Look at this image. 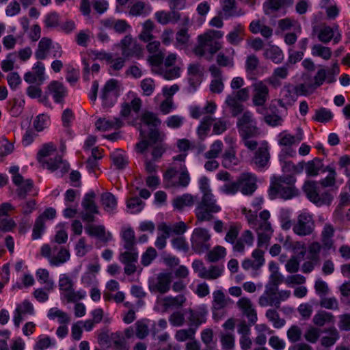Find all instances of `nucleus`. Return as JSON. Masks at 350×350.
<instances>
[{
  "label": "nucleus",
  "mask_w": 350,
  "mask_h": 350,
  "mask_svg": "<svg viewBox=\"0 0 350 350\" xmlns=\"http://www.w3.org/2000/svg\"><path fill=\"white\" fill-rule=\"evenodd\" d=\"M140 120L146 125L155 128L161 123L157 115L150 111H144L141 116Z\"/></svg>",
  "instance_id": "603ef678"
},
{
  "label": "nucleus",
  "mask_w": 350,
  "mask_h": 350,
  "mask_svg": "<svg viewBox=\"0 0 350 350\" xmlns=\"http://www.w3.org/2000/svg\"><path fill=\"white\" fill-rule=\"evenodd\" d=\"M276 290H278L277 286H265V292L258 299V304L261 307L275 306L279 308L278 299L275 297Z\"/></svg>",
  "instance_id": "a878e982"
},
{
  "label": "nucleus",
  "mask_w": 350,
  "mask_h": 350,
  "mask_svg": "<svg viewBox=\"0 0 350 350\" xmlns=\"http://www.w3.org/2000/svg\"><path fill=\"white\" fill-rule=\"evenodd\" d=\"M223 143L220 140L215 141L210 146V149L204 154L207 159H215L219 157L223 150Z\"/></svg>",
  "instance_id": "13d9d810"
},
{
  "label": "nucleus",
  "mask_w": 350,
  "mask_h": 350,
  "mask_svg": "<svg viewBox=\"0 0 350 350\" xmlns=\"http://www.w3.org/2000/svg\"><path fill=\"white\" fill-rule=\"evenodd\" d=\"M239 191L245 196H251L257 189V178L250 172L242 173L237 178Z\"/></svg>",
  "instance_id": "f3484780"
},
{
  "label": "nucleus",
  "mask_w": 350,
  "mask_h": 350,
  "mask_svg": "<svg viewBox=\"0 0 350 350\" xmlns=\"http://www.w3.org/2000/svg\"><path fill=\"white\" fill-rule=\"evenodd\" d=\"M304 190L308 199L317 206L329 205L332 201V197L329 193L320 192L317 183L314 181L306 182Z\"/></svg>",
  "instance_id": "9d476101"
},
{
  "label": "nucleus",
  "mask_w": 350,
  "mask_h": 350,
  "mask_svg": "<svg viewBox=\"0 0 350 350\" xmlns=\"http://www.w3.org/2000/svg\"><path fill=\"white\" fill-rule=\"evenodd\" d=\"M137 258L138 252L135 251L134 247L132 250H127V251L121 253L119 257L122 263L137 262Z\"/></svg>",
  "instance_id": "774afa93"
},
{
  "label": "nucleus",
  "mask_w": 350,
  "mask_h": 350,
  "mask_svg": "<svg viewBox=\"0 0 350 350\" xmlns=\"http://www.w3.org/2000/svg\"><path fill=\"white\" fill-rule=\"evenodd\" d=\"M226 254V248L223 246L217 245L207 253L206 258L208 261L213 262L224 258Z\"/></svg>",
  "instance_id": "5fc2aeb1"
},
{
  "label": "nucleus",
  "mask_w": 350,
  "mask_h": 350,
  "mask_svg": "<svg viewBox=\"0 0 350 350\" xmlns=\"http://www.w3.org/2000/svg\"><path fill=\"white\" fill-rule=\"evenodd\" d=\"M199 187L201 193H202V198H215L211 191L209 185V180L207 177H201L199 180Z\"/></svg>",
  "instance_id": "680f3d73"
},
{
  "label": "nucleus",
  "mask_w": 350,
  "mask_h": 350,
  "mask_svg": "<svg viewBox=\"0 0 350 350\" xmlns=\"http://www.w3.org/2000/svg\"><path fill=\"white\" fill-rule=\"evenodd\" d=\"M334 315L325 310H319L312 318V323L317 327H323L325 325L334 324Z\"/></svg>",
  "instance_id": "473e14b6"
},
{
  "label": "nucleus",
  "mask_w": 350,
  "mask_h": 350,
  "mask_svg": "<svg viewBox=\"0 0 350 350\" xmlns=\"http://www.w3.org/2000/svg\"><path fill=\"white\" fill-rule=\"evenodd\" d=\"M57 252V254L50 258L49 264L51 266L58 267L69 260L70 254L68 250L64 247H57L55 245L53 247V252Z\"/></svg>",
  "instance_id": "c85d7f7f"
},
{
  "label": "nucleus",
  "mask_w": 350,
  "mask_h": 350,
  "mask_svg": "<svg viewBox=\"0 0 350 350\" xmlns=\"http://www.w3.org/2000/svg\"><path fill=\"white\" fill-rule=\"evenodd\" d=\"M122 238L124 241V248L126 250H132L135 244V237L133 230L130 227L123 228L122 231Z\"/></svg>",
  "instance_id": "49530a36"
},
{
  "label": "nucleus",
  "mask_w": 350,
  "mask_h": 350,
  "mask_svg": "<svg viewBox=\"0 0 350 350\" xmlns=\"http://www.w3.org/2000/svg\"><path fill=\"white\" fill-rule=\"evenodd\" d=\"M211 235L209 231L204 228H197L193 231L191 238V248L198 254L206 252L211 247L209 241Z\"/></svg>",
  "instance_id": "1a4fd4ad"
},
{
  "label": "nucleus",
  "mask_w": 350,
  "mask_h": 350,
  "mask_svg": "<svg viewBox=\"0 0 350 350\" xmlns=\"http://www.w3.org/2000/svg\"><path fill=\"white\" fill-rule=\"evenodd\" d=\"M221 206L217 200L213 198H201L196 206V217L200 222L208 221L213 218V214L220 212Z\"/></svg>",
  "instance_id": "39448f33"
},
{
  "label": "nucleus",
  "mask_w": 350,
  "mask_h": 350,
  "mask_svg": "<svg viewBox=\"0 0 350 350\" xmlns=\"http://www.w3.org/2000/svg\"><path fill=\"white\" fill-rule=\"evenodd\" d=\"M297 135H292L286 132L280 133L278 137V144L281 146L286 147L284 151V154L290 157H293L296 154V151L291 147L296 143H299L303 139V133L300 129Z\"/></svg>",
  "instance_id": "2eb2a0df"
},
{
  "label": "nucleus",
  "mask_w": 350,
  "mask_h": 350,
  "mask_svg": "<svg viewBox=\"0 0 350 350\" xmlns=\"http://www.w3.org/2000/svg\"><path fill=\"white\" fill-rule=\"evenodd\" d=\"M241 137H258L260 134L256 122L237 127Z\"/></svg>",
  "instance_id": "8fccbe9b"
},
{
  "label": "nucleus",
  "mask_w": 350,
  "mask_h": 350,
  "mask_svg": "<svg viewBox=\"0 0 350 350\" xmlns=\"http://www.w3.org/2000/svg\"><path fill=\"white\" fill-rule=\"evenodd\" d=\"M101 202L105 211L113 213L117 206L116 197L109 192L104 193L101 196Z\"/></svg>",
  "instance_id": "c03bdc74"
},
{
  "label": "nucleus",
  "mask_w": 350,
  "mask_h": 350,
  "mask_svg": "<svg viewBox=\"0 0 350 350\" xmlns=\"http://www.w3.org/2000/svg\"><path fill=\"white\" fill-rule=\"evenodd\" d=\"M120 90V85L116 79H111L106 82L100 94L104 107H111L116 103Z\"/></svg>",
  "instance_id": "9b49d317"
},
{
  "label": "nucleus",
  "mask_w": 350,
  "mask_h": 350,
  "mask_svg": "<svg viewBox=\"0 0 350 350\" xmlns=\"http://www.w3.org/2000/svg\"><path fill=\"white\" fill-rule=\"evenodd\" d=\"M297 100V96L294 91V85H285L281 90V98L278 100V105L287 109L292 106Z\"/></svg>",
  "instance_id": "412c9836"
},
{
  "label": "nucleus",
  "mask_w": 350,
  "mask_h": 350,
  "mask_svg": "<svg viewBox=\"0 0 350 350\" xmlns=\"http://www.w3.org/2000/svg\"><path fill=\"white\" fill-rule=\"evenodd\" d=\"M244 36L245 28L243 25L239 23L227 34L226 40L230 44L237 46L244 39Z\"/></svg>",
  "instance_id": "72a5a7b5"
},
{
  "label": "nucleus",
  "mask_w": 350,
  "mask_h": 350,
  "mask_svg": "<svg viewBox=\"0 0 350 350\" xmlns=\"http://www.w3.org/2000/svg\"><path fill=\"white\" fill-rule=\"evenodd\" d=\"M122 54L125 57H130L137 55L141 51V47L137 44L131 36H126L120 42Z\"/></svg>",
  "instance_id": "5701e85b"
},
{
  "label": "nucleus",
  "mask_w": 350,
  "mask_h": 350,
  "mask_svg": "<svg viewBox=\"0 0 350 350\" xmlns=\"http://www.w3.org/2000/svg\"><path fill=\"white\" fill-rule=\"evenodd\" d=\"M96 194L94 191L86 193L82 201L81 205L85 213H81V218L85 221L92 222L94 220L93 214H98V207L94 202Z\"/></svg>",
  "instance_id": "dca6fc26"
},
{
  "label": "nucleus",
  "mask_w": 350,
  "mask_h": 350,
  "mask_svg": "<svg viewBox=\"0 0 350 350\" xmlns=\"http://www.w3.org/2000/svg\"><path fill=\"white\" fill-rule=\"evenodd\" d=\"M257 212L245 207L241 209V213L245 216L248 225L257 234L258 246L267 247L273 232L269 221L270 213L267 210H264L260 213L259 217H258Z\"/></svg>",
  "instance_id": "f257e3e1"
},
{
  "label": "nucleus",
  "mask_w": 350,
  "mask_h": 350,
  "mask_svg": "<svg viewBox=\"0 0 350 350\" xmlns=\"http://www.w3.org/2000/svg\"><path fill=\"white\" fill-rule=\"evenodd\" d=\"M155 25L152 20L148 19L145 21L142 24V29L139 35V40L145 42L152 40L154 38L152 31Z\"/></svg>",
  "instance_id": "a19ab883"
},
{
  "label": "nucleus",
  "mask_w": 350,
  "mask_h": 350,
  "mask_svg": "<svg viewBox=\"0 0 350 350\" xmlns=\"http://www.w3.org/2000/svg\"><path fill=\"white\" fill-rule=\"evenodd\" d=\"M319 305L327 310H338L339 309L338 301L334 297H321Z\"/></svg>",
  "instance_id": "052dcab7"
},
{
  "label": "nucleus",
  "mask_w": 350,
  "mask_h": 350,
  "mask_svg": "<svg viewBox=\"0 0 350 350\" xmlns=\"http://www.w3.org/2000/svg\"><path fill=\"white\" fill-rule=\"evenodd\" d=\"M249 97L248 88L234 91L226 96L225 105L229 109L232 116L236 117L243 112L244 106L242 103L247 100Z\"/></svg>",
  "instance_id": "7ed1b4c3"
},
{
  "label": "nucleus",
  "mask_w": 350,
  "mask_h": 350,
  "mask_svg": "<svg viewBox=\"0 0 350 350\" xmlns=\"http://www.w3.org/2000/svg\"><path fill=\"white\" fill-rule=\"evenodd\" d=\"M254 241V236L252 232L250 230H244L233 246V250L235 252L243 253L245 251V245L252 246Z\"/></svg>",
  "instance_id": "2f4dec72"
},
{
  "label": "nucleus",
  "mask_w": 350,
  "mask_h": 350,
  "mask_svg": "<svg viewBox=\"0 0 350 350\" xmlns=\"http://www.w3.org/2000/svg\"><path fill=\"white\" fill-rule=\"evenodd\" d=\"M325 332L329 335L321 338V344L323 346L328 347L332 346L339 338V332L335 327L329 328L326 329Z\"/></svg>",
  "instance_id": "6e6d98bb"
},
{
  "label": "nucleus",
  "mask_w": 350,
  "mask_h": 350,
  "mask_svg": "<svg viewBox=\"0 0 350 350\" xmlns=\"http://www.w3.org/2000/svg\"><path fill=\"white\" fill-rule=\"evenodd\" d=\"M252 103L256 107L265 105L269 99V89L265 81H257L252 84Z\"/></svg>",
  "instance_id": "4468645a"
},
{
  "label": "nucleus",
  "mask_w": 350,
  "mask_h": 350,
  "mask_svg": "<svg viewBox=\"0 0 350 350\" xmlns=\"http://www.w3.org/2000/svg\"><path fill=\"white\" fill-rule=\"evenodd\" d=\"M48 317L51 319L57 318L59 323L61 324H67L70 322V318L67 313L57 308H51L49 311Z\"/></svg>",
  "instance_id": "4d7b16f0"
},
{
  "label": "nucleus",
  "mask_w": 350,
  "mask_h": 350,
  "mask_svg": "<svg viewBox=\"0 0 350 350\" xmlns=\"http://www.w3.org/2000/svg\"><path fill=\"white\" fill-rule=\"evenodd\" d=\"M196 201L194 196L189 193H185L180 196H177L173 200L174 206L178 209L182 210L185 206H191Z\"/></svg>",
  "instance_id": "79ce46f5"
},
{
  "label": "nucleus",
  "mask_w": 350,
  "mask_h": 350,
  "mask_svg": "<svg viewBox=\"0 0 350 350\" xmlns=\"http://www.w3.org/2000/svg\"><path fill=\"white\" fill-rule=\"evenodd\" d=\"M123 122L119 118H113L111 120L99 118L95 123L96 129L100 131H107L112 129H118L122 127Z\"/></svg>",
  "instance_id": "7c9ffc66"
},
{
  "label": "nucleus",
  "mask_w": 350,
  "mask_h": 350,
  "mask_svg": "<svg viewBox=\"0 0 350 350\" xmlns=\"http://www.w3.org/2000/svg\"><path fill=\"white\" fill-rule=\"evenodd\" d=\"M237 306L241 314L246 317L251 324H254L257 320V312L252 300L247 297H242L237 301Z\"/></svg>",
  "instance_id": "6ab92c4d"
},
{
  "label": "nucleus",
  "mask_w": 350,
  "mask_h": 350,
  "mask_svg": "<svg viewBox=\"0 0 350 350\" xmlns=\"http://www.w3.org/2000/svg\"><path fill=\"white\" fill-rule=\"evenodd\" d=\"M47 93L53 96L56 103H60L66 96L67 91L62 83L53 81L47 87Z\"/></svg>",
  "instance_id": "c756f323"
},
{
  "label": "nucleus",
  "mask_w": 350,
  "mask_h": 350,
  "mask_svg": "<svg viewBox=\"0 0 350 350\" xmlns=\"http://www.w3.org/2000/svg\"><path fill=\"white\" fill-rule=\"evenodd\" d=\"M220 341L223 350H234L235 347V338L232 334H221Z\"/></svg>",
  "instance_id": "e2e57ef3"
},
{
  "label": "nucleus",
  "mask_w": 350,
  "mask_h": 350,
  "mask_svg": "<svg viewBox=\"0 0 350 350\" xmlns=\"http://www.w3.org/2000/svg\"><path fill=\"white\" fill-rule=\"evenodd\" d=\"M158 229L159 230L162 231L163 234L157 237L155 241V246L158 249L162 250L165 247L167 243L166 240L170 236L169 234L168 225L163 223L158 226Z\"/></svg>",
  "instance_id": "3c124183"
},
{
  "label": "nucleus",
  "mask_w": 350,
  "mask_h": 350,
  "mask_svg": "<svg viewBox=\"0 0 350 350\" xmlns=\"http://www.w3.org/2000/svg\"><path fill=\"white\" fill-rule=\"evenodd\" d=\"M196 333V331L195 327L180 329L176 332L174 337L178 342H185L187 340L191 341L194 339Z\"/></svg>",
  "instance_id": "de8ad7c7"
},
{
  "label": "nucleus",
  "mask_w": 350,
  "mask_h": 350,
  "mask_svg": "<svg viewBox=\"0 0 350 350\" xmlns=\"http://www.w3.org/2000/svg\"><path fill=\"white\" fill-rule=\"evenodd\" d=\"M311 53L313 56L321 57L325 60L329 59L332 56L331 49L321 44H314L311 49Z\"/></svg>",
  "instance_id": "a18cd8bd"
},
{
  "label": "nucleus",
  "mask_w": 350,
  "mask_h": 350,
  "mask_svg": "<svg viewBox=\"0 0 350 350\" xmlns=\"http://www.w3.org/2000/svg\"><path fill=\"white\" fill-rule=\"evenodd\" d=\"M224 36V32L218 30L209 29L198 36V44L193 49L194 54L198 57H204L206 51L210 54L208 59L222 47L220 42L214 39H220Z\"/></svg>",
  "instance_id": "f03ea898"
},
{
  "label": "nucleus",
  "mask_w": 350,
  "mask_h": 350,
  "mask_svg": "<svg viewBox=\"0 0 350 350\" xmlns=\"http://www.w3.org/2000/svg\"><path fill=\"white\" fill-rule=\"evenodd\" d=\"M232 302V299L226 296L222 290L218 289L213 291L211 306L213 314L217 312L228 308Z\"/></svg>",
  "instance_id": "aec40b11"
},
{
  "label": "nucleus",
  "mask_w": 350,
  "mask_h": 350,
  "mask_svg": "<svg viewBox=\"0 0 350 350\" xmlns=\"http://www.w3.org/2000/svg\"><path fill=\"white\" fill-rule=\"evenodd\" d=\"M264 56L266 59H271L275 64H280L284 60L282 51L277 46L272 45L265 49Z\"/></svg>",
  "instance_id": "58836bf2"
},
{
  "label": "nucleus",
  "mask_w": 350,
  "mask_h": 350,
  "mask_svg": "<svg viewBox=\"0 0 350 350\" xmlns=\"http://www.w3.org/2000/svg\"><path fill=\"white\" fill-rule=\"evenodd\" d=\"M152 11L151 5L143 1H136L129 6V14L135 17H146Z\"/></svg>",
  "instance_id": "b1692460"
},
{
  "label": "nucleus",
  "mask_w": 350,
  "mask_h": 350,
  "mask_svg": "<svg viewBox=\"0 0 350 350\" xmlns=\"http://www.w3.org/2000/svg\"><path fill=\"white\" fill-rule=\"evenodd\" d=\"M264 254L262 250L259 249L254 250L252 254V257L254 260L245 259L242 262V267L245 270L250 269L254 271L258 270L265 263Z\"/></svg>",
  "instance_id": "4be33fe9"
},
{
  "label": "nucleus",
  "mask_w": 350,
  "mask_h": 350,
  "mask_svg": "<svg viewBox=\"0 0 350 350\" xmlns=\"http://www.w3.org/2000/svg\"><path fill=\"white\" fill-rule=\"evenodd\" d=\"M46 79L45 67L41 62H37L32 68V71L24 75V80L29 84L42 85Z\"/></svg>",
  "instance_id": "a211bd4d"
},
{
  "label": "nucleus",
  "mask_w": 350,
  "mask_h": 350,
  "mask_svg": "<svg viewBox=\"0 0 350 350\" xmlns=\"http://www.w3.org/2000/svg\"><path fill=\"white\" fill-rule=\"evenodd\" d=\"M126 58L124 56L119 57L111 53L110 60H108L107 63L109 65V70H120L125 65Z\"/></svg>",
  "instance_id": "bf43d9fd"
},
{
  "label": "nucleus",
  "mask_w": 350,
  "mask_h": 350,
  "mask_svg": "<svg viewBox=\"0 0 350 350\" xmlns=\"http://www.w3.org/2000/svg\"><path fill=\"white\" fill-rule=\"evenodd\" d=\"M204 68L198 63L190 64L187 68L189 80L192 85L199 84L202 81Z\"/></svg>",
  "instance_id": "f704fd0d"
},
{
  "label": "nucleus",
  "mask_w": 350,
  "mask_h": 350,
  "mask_svg": "<svg viewBox=\"0 0 350 350\" xmlns=\"http://www.w3.org/2000/svg\"><path fill=\"white\" fill-rule=\"evenodd\" d=\"M85 231L91 236H95L100 240L107 242L111 239V234L106 233L105 227L103 226L90 225L85 228Z\"/></svg>",
  "instance_id": "ea45409f"
},
{
  "label": "nucleus",
  "mask_w": 350,
  "mask_h": 350,
  "mask_svg": "<svg viewBox=\"0 0 350 350\" xmlns=\"http://www.w3.org/2000/svg\"><path fill=\"white\" fill-rule=\"evenodd\" d=\"M56 152V148L52 143L44 144L38 152V161L47 169L54 171L59 168L62 165L66 168V164L63 162L60 156H56L54 159L45 160L44 158L53 155Z\"/></svg>",
  "instance_id": "0eeeda50"
},
{
  "label": "nucleus",
  "mask_w": 350,
  "mask_h": 350,
  "mask_svg": "<svg viewBox=\"0 0 350 350\" xmlns=\"http://www.w3.org/2000/svg\"><path fill=\"white\" fill-rule=\"evenodd\" d=\"M270 154L268 145L267 142H264L256 150L253 157V162L257 167L263 168L268 164Z\"/></svg>",
  "instance_id": "393cba45"
},
{
  "label": "nucleus",
  "mask_w": 350,
  "mask_h": 350,
  "mask_svg": "<svg viewBox=\"0 0 350 350\" xmlns=\"http://www.w3.org/2000/svg\"><path fill=\"white\" fill-rule=\"evenodd\" d=\"M225 53H219L217 55L216 62L217 63L224 67H232L234 66V59L235 51L232 47H229L225 49Z\"/></svg>",
  "instance_id": "c9c22d12"
},
{
  "label": "nucleus",
  "mask_w": 350,
  "mask_h": 350,
  "mask_svg": "<svg viewBox=\"0 0 350 350\" xmlns=\"http://www.w3.org/2000/svg\"><path fill=\"white\" fill-rule=\"evenodd\" d=\"M160 301L164 310H167L170 308H180L183 307L187 301V298L184 295L180 294L175 297H163L161 299Z\"/></svg>",
  "instance_id": "cd10ccee"
},
{
  "label": "nucleus",
  "mask_w": 350,
  "mask_h": 350,
  "mask_svg": "<svg viewBox=\"0 0 350 350\" xmlns=\"http://www.w3.org/2000/svg\"><path fill=\"white\" fill-rule=\"evenodd\" d=\"M266 317L272 322L275 328H280L285 324V320L280 318L279 314L275 310L269 309L266 312Z\"/></svg>",
  "instance_id": "0e129e2a"
},
{
  "label": "nucleus",
  "mask_w": 350,
  "mask_h": 350,
  "mask_svg": "<svg viewBox=\"0 0 350 350\" xmlns=\"http://www.w3.org/2000/svg\"><path fill=\"white\" fill-rule=\"evenodd\" d=\"M135 334L137 338L144 339L149 334L148 320L142 319L135 323Z\"/></svg>",
  "instance_id": "09e8293b"
},
{
  "label": "nucleus",
  "mask_w": 350,
  "mask_h": 350,
  "mask_svg": "<svg viewBox=\"0 0 350 350\" xmlns=\"http://www.w3.org/2000/svg\"><path fill=\"white\" fill-rule=\"evenodd\" d=\"M187 313L188 314L187 320L189 327H195L196 331L206 321L207 312L206 310H196L189 308L187 310Z\"/></svg>",
  "instance_id": "bb28decb"
},
{
  "label": "nucleus",
  "mask_w": 350,
  "mask_h": 350,
  "mask_svg": "<svg viewBox=\"0 0 350 350\" xmlns=\"http://www.w3.org/2000/svg\"><path fill=\"white\" fill-rule=\"evenodd\" d=\"M333 118V114L331 111L325 109L321 108L317 109L315 112V116L312 119L319 122H327Z\"/></svg>",
  "instance_id": "338daca9"
},
{
  "label": "nucleus",
  "mask_w": 350,
  "mask_h": 350,
  "mask_svg": "<svg viewBox=\"0 0 350 350\" xmlns=\"http://www.w3.org/2000/svg\"><path fill=\"white\" fill-rule=\"evenodd\" d=\"M58 286L62 296L67 302H76L83 299L85 297V292L83 291H75L74 282L66 273H63L59 275Z\"/></svg>",
  "instance_id": "20e7f679"
},
{
  "label": "nucleus",
  "mask_w": 350,
  "mask_h": 350,
  "mask_svg": "<svg viewBox=\"0 0 350 350\" xmlns=\"http://www.w3.org/2000/svg\"><path fill=\"white\" fill-rule=\"evenodd\" d=\"M304 165V162H300L297 165H295L292 161H284L282 168L284 173H288L290 174L289 176H293L292 175L301 172Z\"/></svg>",
  "instance_id": "864d4df0"
},
{
  "label": "nucleus",
  "mask_w": 350,
  "mask_h": 350,
  "mask_svg": "<svg viewBox=\"0 0 350 350\" xmlns=\"http://www.w3.org/2000/svg\"><path fill=\"white\" fill-rule=\"evenodd\" d=\"M36 277L40 283L44 284L45 289L51 291L54 288V282L50 278L49 271L46 269H39L36 271Z\"/></svg>",
  "instance_id": "37998d69"
},
{
  "label": "nucleus",
  "mask_w": 350,
  "mask_h": 350,
  "mask_svg": "<svg viewBox=\"0 0 350 350\" xmlns=\"http://www.w3.org/2000/svg\"><path fill=\"white\" fill-rule=\"evenodd\" d=\"M213 121V118L210 116H206L203 118L200 124L198 127V134L201 138H204L207 135Z\"/></svg>",
  "instance_id": "69168bd1"
},
{
  "label": "nucleus",
  "mask_w": 350,
  "mask_h": 350,
  "mask_svg": "<svg viewBox=\"0 0 350 350\" xmlns=\"http://www.w3.org/2000/svg\"><path fill=\"white\" fill-rule=\"evenodd\" d=\"M314 230V221L312 216L308 213H301L293 226V232L299 236L311 234Z\"/></svg>",
  "instance_id": "f8f14e48"
},
{
  "label": "nucleus",
  "mask_w": 350,
  "mask_h": 350,
  "mask_svg": "<svg viewBox=\"0 0 350 350\" xmlns=\"http://www.w3.org/2000/svg\"><path fill=\"white\" fill-rule=\"evenodd\" d=\"M52 45V40L48 38H42L38 42V49L35 52L37 59L42 60L46 58Z\"/></svg>",
  "instance_id": "e433bc0d"
},
{
  "label": "nucleus",
  "mask_w": 350,
  "mask_h": 350,
  "mask_svg": "<svg viewBox=\"0 0 350 350\" xmlns=\"http://www.w3.org/2000/svg\"><path fill=\"white\" fill-rule=\"evenodd\" d=\"M312 35L316 36L319 41L324 44L329 42L332 39L334 43H338L342 38L338 25L333 27L326 24L315 25L312 27Z\"/></svg>",
  "instance_id": "6e6552de"
},
{
  "label": "nucleus",
  "mask_w": 350,
  "mask_h": 350,
  "mask_svg": "<svg viewBox=\"0 0 350 350\" xmlns=\"http://www.w3.org/2000/svg\"><path fill=\"white\" fill-rule=\"evenodd\" d=\"M172 274L170 273H160L156 278H152L148 282V288L151 293L165 294L171 286Z\"/></svg>",
  "instance_id": "ddd939ff"
},
{
  "label": "nucleus",
  "mask_w": 350,
  "mask_h": 350,
  "mask_svg": "<svg viewBox=\"0 0 350 350\" xmlns=\"http://www.w3.org/2000/svg\"><path fill=\"white\" fill-rule=\"evenodd\" d=\"M239 160L236 155L235 149L233 147H229L226 150L222 156V165L226 168H231L237 165Z\"/></svg>",
  "instance_id": "4c0bfd02"
},
{
  "label": "nucleus",
  "mask_w": 350,
  "mask_h": 350,
  "mask_svg": "<svg viewBox=\"0 0 350 350\" xmlns=\"http://www.w3.org/2000/svg\"><path fill=\"white\" fill-rule=\"evenodd\" d=\"M295 180V178L291 176L276 178L273 182L271 191L283 199H290L297 194V190L292 185Z\"/></svg>",
  "instance_id": "423d86ee"
}]
</instances>
